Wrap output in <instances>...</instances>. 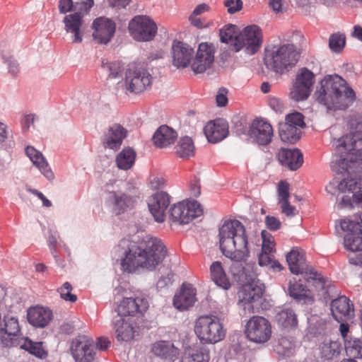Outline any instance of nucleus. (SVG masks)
Masks as SVG:
<instances>
[{"instance_id": "64", "label": "nucleus", "mask_w": 362, "mask_h": 362, "mask_svg": "<svg viewBox=\"0 0 362 362\" xmlns=\"http://www.w3.org/2000/svg\"><path fill=\"white\" fill-rule=\"evenodd\" d=\"M110 345V341L107 337H98L96 341V348L101 351H105Z\"/></svg>"}, {"instance_id": "8", "label": "nucleus", "mask_w": 362, "mask_h": 362, "mask_svg": "<svg viewBox=\"0 0 362 362\" xmlns=\"http://www.w3.org/2000/svg\"><path fill=\"white\" fill-rule=\"evenodd\" d=\"M263 34L262 29L257 25H250L245 27L235 37L234 43L236 51L245 48L248 54H254L262 46Z\"/></svg>"}, {"instance_id": "6", "label": "nucleus", "mask_w": 362, "mask_h": 362, "mask_svg": "<svg viewBox=\"0 0 362 362\" xmlns=\"http://www.w3.org/2000/svg\"><path fill=\"white\" fill-rule=\"evenodd\" d=\"M194 331L204 344H216L226 336V329L220 318L214 315L199 316L194 322Z\"/></svg>"}, {"instance_id": "5", "label": "nucleus", "mask_w": 362, "mask_h": 362, "mask_svg": "<svg viewBox=\"0 0 362 362\" xmlns=\"http://www.w3.org/2000/svg\"><path fill=\"white\" fill-rule=\"evenodd\" d=\"M299 53L293 44L274 45L266 49L264 63L276 73L284 74L296 66Z\"/></svg>"}, {"instance_id": "23", "label": "nucleus", "mask_w": 362, "mask_h": 362, "mask_svg": "<svg viewBox=\"0 0 362 362\" xmlns=\"http://www.w3.org/2000/svg\"><path fill=\"white\" fill-rule=\"evenodd\" d=\"M170 203L169 194L165 192H157L148 200V209L156 221L163 223L165 218V210Z\"/></svg>"}, {"instance_id": "11", "label": "nucleus", "mask_w": 362, "mask_h": 362, "mask_svg": "<svg viewBox=\"0 0 362 362\" xmlns=\"http://www.w3.org/2000/svg\"><path fill=\"white\" fill-rule=\"evenodd\" d=\"M128 28L131 36L139 42L153 40L158 30L156 23L146 16H134L130 21Z\"/></svg>"}, {"instance_id": "18", "label": "nucleus", "mask_w": 362, "mask_h": 362, "mask_svg": "<svg viewBox=\"0 0 362 362\" xmlns=\"http://www.w3.org/2000/svg\"><path fill=\"white\" fill-rule=\"evenodd\" d=\"M215 47L211 43L202 42L199 45L191 67L195 74H202L210 69L214 62Z\"/></svg>"}, {"instance_id": "45", "label": "nucleus", "mask_w": 362, "mask_h": 362, "mask_svg": "<svg viewBox=\"0 0 362 362\" xmlns=\"http://www.w3.org/2000/svg\"><path fill=\"white\" fill-rule=\"evenodd\" d=\"M176 155L182 158H188L194 154V146L189 136L180 138L175 146Z\"/></svg>"}, {"instance_id": "50", "label": "nucleus", "mask_w": 362, "mask_h": 362, "mask_svg": "<svg viewBox=\"0 0 362 362\" xmlns=\"http://www.w3.org/2000/svg\"><path fill=\"white\" fill-rule=\"evenodd\" d=\"M358 178H353L348 177L343 179L338 185V189L339 191L344 192L349 191L354 192L355 190H359Z\"/></svg>"}, {"instance_id": "57", "label": "nucleus", "mask_w": 362, "mask_h": 362, "mask_svg": "<svg viewBox=\"0 0 362 362\" xmlns=\"http://www.w3.org/2000/svg\"><path fill=\"white\" fill-rule=\"evenodd\" d=\"M267 228L272 231L278 230L281 227V222L274 216H267L265 218Z\"/></svg>"}, {"instance_id": "60", "label": "nucleus", "mask_w": 362, "mask_h": 362, "mask_svg": "<svg viewBox=\"0 0 362 362\" xmlns=\"http://www.w3.org/2000/svg\"><path fill=\"white\" fill-rule=\"evenodd\" d=\"M173 272H168L166 276H161L157 282V287L159 288H163L168 287L171 285L173 281Z\"/></svg>"}, {"instance_id": "44", "label": "nucleus", "mask_w": 362, "mask_h": 362, "mask_svg": "<svg viewBox=\"0 0 362 362\" xmlns=\"http://www.w3.org/2000/svg\"><path fill=\"white\" fill-rule=\"evenodd\" d=\"M341 349L340 342L337 341H324L320 347V358L324 360H332L339 355Z\"/></svg>"}, {"instance_id": "42", "label": "nucleus", "mask_w": 362, "mask_h": 362, "mask_svg": "<svg viewBox=\"0 0 362 362\" xmlns=\"http://www.w3.org/2000/svg\"><path fill=\"white\" fill-rule=\"evenodd\" d=\"M210 274L211 279L217 286L225 290L230 288L231 286L230 281L221 262L216 261L212 263L210 267Z\"/></svg>"}, {"instance_id": "39", "label": "nucleus", "mask_w": 362, "mask_h": 362, "mask_svg": "<svg viewBox=\"0 0 362 362\" xmlns=\"http://www.w3.org/2000/svg\"><path fill=\"white\" fill-rule=\"evenodd\" d=\"M288 291L290 296L296 300H303L304 303L314 301L310 291L303 284L300 280L294 281L293 282L290 281Z\"/></svg>"}, {"instance_id": "22", "label": "nucleus", "mask_w": 362, "mask_h": 362, "mask_svg": "<svg viewBox=\"0 0 362 362\" xmlns=\"http://www.w3.org/2000/svg\"><path fill=\"white\" fill-rule=\"evenodd\" d=\"M248 134L255 142L265 146L272 141L274 132L269 122L262 119H255L250 127Z\"/></svg>"}, {"instance_id": "13", "label": "nucleus", "mask_w": 362, "mask_h": 362, "mask_svg": "<svg viewBox=\"0 0 362 362\" xmlns=\"http://www.w3.org/2000/svg\"><path fill=\"white\" fill-rule=\"evenodd\" d=\"M202 212L201 205L197 201H183L170 207L169 217L174 223L187 224L200 216Z\"/></svg>"}, {"instance_id": "55", "label": "nucleus", "mask_w": 362, "mask_h": 362, "mask_svg": "<svg viewBox=\"0 0 362 362\" xmlns=\"http://www.w3.org/2000/svg\"><path fill=\"white\" fill-rule=\"evenodd\" d=\"M2 57L4 59V62L8 64V71L13 76H16L20 71L17 61L14 59L13 55L9 54H3Z\"/></svg>"}, {"instance_id": "26", "label": "nucleus", "mask_w": 362, "mask_h": 362, "mask_svg": "<svg viewBox=\"0 0 362 362\" xmlns=\"http://www.w3.org/2000/svg\"><path fill=\"white\" fill-rule=\"evenodd\" d=\"M194 49L187 44L174 41L172 47L173 64L177 68L187 67L192 58Z\"/></svg>"}, {"instance_id": "29", "label": "nucleus", "mask_w": 362, "mask_h": 362, "mask_svg": "<svg viewBox=\"0 0 362 362\" xmlns=\"http://www.w3.org/2000/svg\"><path fill=\"white\" fill-rule=\"evenodd\" d=\"M279 163L291 170H296L303 163V153L298 148H281L277 154Z\"/></svg>"}, {"instance_id": "2", "label": "nucleus", "mask_w": 362, "mask_h": 362, "mask_svg": "<svg viewBox=\"0 0 362 362\" xmlns=\"http://www.w3.org/2000/svg\"><path fill=\"white\" fill-rule=\"evenodd\" d=\"M219 246L223 255L235 262H245L250 256L248 235L238 220H227L219 228Z\"/></svg>"}, {"instance_id": "24", "label": "nucleus", "mask_w": 362, "mask_h": 362, "mask_svg": "<svg viewBox=\"0 0 362 362\" xmlns=\"http://www.w3.org/2000/svg\"><path fill=\"white\" fill-rule=\"evenodd\" d=\"M127 136V130L121 124L115 123L110 126L102 137V144L105 148L115 151L119 149L123 140Z\"/></svg>"}, {"instance_id": "15", "label": "nucleus", "mask_w": 362, "mask_h": 362, "mask_svg": "<svg viewBox=\"0 0 362 362\" xmlns=\"http://www.w3.org/2000/svg\"><path fill=\"white\" fill-rule=\"evenodd\" d=\"M89 11L85 9L76 10L75 12L66 15L63 20L64 29L67 33L71 35L72 43H81L84 35L85 23L83 17Z\"/></svg>"}, {"instance_id": "52", "label": "nucleus", "mask_w": 362, "mask_h": 362, "mask_svg": "<svg viewBox=\"0 0 362 362\" xmlns=\"http://www.w3.org/2000/svg\"><path fill=\"white\" fill-rule=\"evenodd\" d=\"M261 235L262 238V251L274 253L275 252L274 237L267 230H262Z\"/></svg>"}, {"instance_id": "25", "label": "nucleus", "mask_w": 362, "mask_h": 362, "mask_svg": "<svg viewBox=\"0 0 362 362\" xmlns=\"http://www.w3.org/2000/svg\"><path fill=\"white\" fill-rule=\"evenodd\" d=\"M4 326L0 327L1 343L6 347L16 346L18 336L21 332L18 319L6 315L4 316Z\"/></svg>"}, {"instance_id": "40", "label": "nucleus", "mask_w": 362, "mask_h": 362, "mask_svg": "<svg viewBox=\"0 0 362 362\" xmlns=\"http://www.w3.org/2000/svg\"><path fill=\"white\" fill-rule=\"evenodd\" d=\"M209 352L204 347L185 348L180 362H209Z\"/></svg>"}, {"instance_id": "59", "label": "nucleus", "mask_w": 362, "mask_h": 362, "mask_svg": "<svg viewBox=\"0 0 362 362\" xmlns=\"http://www.w3.org/2000/svg\"><path fill=\"white\" fill-rule=\"evenodd\" d=\"M228 90L226 88H219L216 96V102L218 106L224 107L228 104Z\"/></svg>"}, {"instance_id": "31", "label": "nucleus", "mask_w": 362, "mask_h": 362, "mask_svg": "<svg viewBox=\"0 0 362 362\" xmlns=\"http://www.w3.org/2000/svg\"><path fill=\"white\" fill-rule=\"evenodd\" d=\"M195 290L189 284H183L180 293L173 298V305L179 310H187L195 303Z\"/></svg>"}, {"instance_id": "34", "label": "nucleus", "mask_w": 362, "mask_h": 362, "mask_svg": "<svg viewBox=\"0 0 362 362\" xmlns=\"http://www.w3.org/2000/svg\"><path fill=\"white\" fill-rule=\"evenodd\" d=\"M16 346L40 359H45L48 356V351L42 341H34L28 337H23L18 339Z\"/></svg>"}, {"instance_id": "10", "label": "nucleus", "mask_w": 362, "mask_h": 362, "mask_svg": "<svg viewBox=\"0 0 362 362\" xmlns=\"http://www.w3.org/2000/svg\"><path fill=\"white\" fill-rule=\"evenodd\" d=\"M152 83L151 75L144 68L131 64L125 73V89L134 93L144 91Z\"/></svg>"}, {"instance_id": "1", "label": "nucleus", "mask_w": 362, "mask_h": 362, "mask_svg": "<svg viewBox=\"0 0 362 362\" xmlns=\"http://www.w3.org/2000/svg\"><path fill=\"white\" fill-rule=\"evenodd\" d=\"M127 242V240H122L124 244ZM127 247L124 257L121 259V266L129 273L136 272L140 269L153 271L167 255L165 246L157 238L146 236L137 241H129Z\"/></svg>"}, {"instance_id": "7", "label": "nucleus", "mask_w": 362, "mask_h": 362, "mask_svg": "<svg viewBox=\"0 0 362 362\" xmlns=\"http://www.w3.org/2000/svg\"><path fill=\"white\" fill-rule=\"evenodd\" d=\"M351 129L356 130L339 138L336 144L337 153L343 154V151H354L362 156V117H351L349 122Z\"/></svg>"}, {"instance_id": "36", "label": "nucleus", "mask_w": 362, "mask_h": 362, "mask_svg": "<svg viewBox=\"0 0 362 362\" xmlns=\"http://www.w3.org/2000/svg\"><path fill=\"white\" fill-rule=\"evenodd\" d=\"M289 185L285 180H281L278 185V199L279 204L280 205L281 212L287 216H293L296 214V208L289 204L288 198Z\"/></svg>"}, {"instance_id": "53", "label": "nucleus", "mask_w": 362, "mask_h": 362, "mask_svg": "<svg viewBox=\"0 0 362 362\" xmlns=\"http://www.w3.org/2000/svg\"><path fill=\"white\" fill-rule=\"evenodd\" d=\"M103 68L109 71V77L112 78L117 77L124 70L123 65L119 62L104 64Z\"/></svg>"}, {"instance_id": "58", "label": "nucleus", "mask_w": 362, "mask_h": 362, "mask_svg": "<svg viewBox=\"0 0 362 362\" xmlns=\"http://www.w3.org/2000/svg\"><path fill=\"white\" fill-rule=\"evenodd\" d=\"M59 10L61 13H66L72 11L75 12V3L72 0H59Z\"/></svg>"}, {"instance_id": "46", "label": "nucleus", "mask_w": 362, "mask_h": 362, "mask_svg": "<svg viewBox=\"0 0 362 362\" xmlns=\"http://www.w3.org/2000/svg\"><path fill=\"white\" fill-rule=\"evenodd\" d=\"M300 129L288 123L279 127V136L284 142L296 143L300 139Z\"/></svg>"}, {"instance_id": "30", "label": "nucleus", "mask_w": 362, "mask_h": 362, "mask_svg": "<svg viewBox=\"0 0 362 362\" xmlns=\"http://www.w3.org/2000/svg\"><path fill=\"white\" fill-rule=\"evenodd\" d=\"M151 350L156 356L169 362L175 361L180 354L179 349L168 341L156 342L153 344Z\"/></svg>"}, {"instance_id": "27", "label": "nucleus", "mask_w": 362, "mask_h": 362, "mask_svg": "<svg viewBox=\"0 0 362 362\" xmlns=\"http://www.w3.org/2000/svg\"><path fill=\"white\" fill-rule=\"evenodd\" d=\"M204 132L210 143L216 144L228 136V124L222 119L210 121L204 127Z\"/></svg>"}, {"instance_id": "38", "label": "nucleus", "mask_w": 362, "mask_h": 362, "mask_svg": "<svg viewBox=\"0 0 362 362\" xmlns=\"http://www.w3.org/2000/svg\"><path fill=\"white\" fill-rule=\"evenodd\" d=\"M27 156L33 164L39 168L42 173L49 180L54 178V174L44 158L42 154L33 146H28L25 149Z\"/></svg>"}, {"instance_id": "20", "label": "nucleus", "mask_w": 362, "mask_h": 362, "mask_svg": "<svg viewBox=\"0 0 362 362\" xmlns=\"http://www.w3.org/2000/svg\"><path fill=\"white\" fill-rule=\"evenodd\" d=\"M92 36L94 41L98 44H107L115 33V23L107 18L99 17L93 21Z\"/></svg>"}, {"instance_id": "48", "label": "nucleus", "mask_w": 362, "mask_h": 362, "mask_svg": "<svg viewBox=\"0 0 362 362\" xmlns=\"http://www.w3.org/2000/svg\"><path fill=\"white\" fill-rule=\"evenodd\" d=\"M346 43L344 35L339 33L332 34L329 40V48L334 52H340Z\"/></svg>"}, {"instance_id": "49", "label": "nucleus", "mask_w": 362, "mask_h": 362, "mask_svg": "<svg viewBox=\"0 0 362 362\" xmlns=\"http://www.w3.org/2000/svg\"><path fill=\"white\" fill-rule=\"evenodd\" d=\"M237 35V27L234 25H228L220 30V37L222 42L228 43L234 40Z\"/></svg>"}, {"instance_id": "47", "label": "nucleus", "mask_w": 362, "mask_h": 362, "mask_svg": "<svg viewBox=\"0 0 362 362\" xmlns=\"http://www.w3.org/2000/svg\"><path fill=\"white\" fill-rule=\"evenodd\" d=\"M345 350L346 356L349 358H362V341L360 339H354L349 341L345 344Z\"/></svg>"}, {"instance_id": "56", "label": "nucleus", "mask_w": 362, "mask_h": 362, "mask_svg": "<svg viewBox=\"0 0 362 362\" xmlns=\"http://www.w3.org/2000/svg\"><path fill=\"white\" fill-rule=\"evenodd\" d=\"M224 6L227 8L228 12L233 14L243 8V1L241 0H226Z\"/></svg>"}, {"instance_id": "54", "label": "nucleus", "mask_w": 362, "mask_h": 362, "mask_svg": "<svg viewBox=\"0 0 362 362\" xmlns=\"http://www.w3.org/2000/svg\"><path fill=\"white\" fill-rule=\"evenodd\" d=\"M285 123L291 124V126H295L298 129L303 127L305 124L304 122V117L300 112H294L288 114L286 117Z\"/></svg>"}, {"instance_id": "51", "label": "nucleus", "mask_w": 362, "mask_h": 362, "mask_svg": "<svg viewBox=\"0 0 362 362\" xmlns=\"http://www.w3.org/2000/svg\"><path fill=\"white\" fill-rule=\"evenodd\" d=\"M72 290V286L69 282L66 281L57 289V291L59 293L60 297L63 300L71 303H75L78 298L76 295L71 293Z\"/></svg>"}, {"instance_id": "14", "label": "nucleus", "mask_w": 362, "mask_h": 362, "mask_svg": "<svg viewBox=\"0 0 362 362\" xmlns=\"http://www.w3.org/2000/svg\"><path fill=\"white\" fill-rule=\"evenodd\" d=\"M245 334L247 339L255 343L267 342L272 335L270 322L262 316H253L245 326Z\"/></svg>"}, {"instance_id": "43", "label": "nucleus", "mask_w": 362, "mask_h": 362, "mask_svg": "<svg viewBox=\"0 0 362 362\" xmlns=\"http://www.w3.org/2000/svg\"><path fill=\"white\" fill-rule=\"evenodd\" d=\"M136 153L131 147H125L116 157L117 166L122 170H129L134 165Z\"/></svg>"}, {"instance_id": "3", "label": "nucleus", "mask_w": 362, "mask_h": 362, "mask_svg": "<svg viewBox=\"0 0 362 362\" xmlns=\"http://www.w3.org/2000/svg\"><path fill=\"white\" fill-rule=\"evenodd\" d=\"M346 84L338 75L325 76L315 93L317 101L330 110L346 109L354 100L355 93Z\"/></svg>"}, {"instance_id": "12", "label": "nucleus", "mask_w": 362, "mask_h": 362, "mask_svg": "<svg viewBox=\"0 0 362 362\" xmlns=\"http://www.w3.org/2000/svg\"><path fill=\"white\" fill-rule=\"evenodd\" d=\"M314 83V74L305 67L300 69L291 88L290 98L296 102L307 100L313 90Z\"/></svg>"}, {"instance_id": "19", "label": "nucleus", "mask_w": 362, "mask_h": 362, "mask_svg": "<svg viewBox=\"0 0 362 362\" xmlns=\"http://www.w3.org/2000/svg\"><path fill=\"white\" fill-rule=\"evenodd\" d=\"M148 308V302L144 298H124L118 305L117 311L122 317H139L144 315Z\"/></svg>"}, {"instance_id": "16", "label": "nucleus", "mask_w": 362, "mask_h": 362, "mask_svg": "<svg viewBox=\"0 0 362 362\" xmlns=\"http://www.w3.org/2000/svg\"><path fill=\"white\" fill-rule=\"evenodd\" d=\"M340 226L344 231L348 232L344 239V247L352 252L362 251V226L361 223L344 219L340 221Z\"/></svg>"}, {"instance_id": "28", "label": "nucleus", "mask_w": 362, "mask_h": 362, "mask_svg": "<svg viewBox=\"0 0 362 362\" xmlns=\"http://www.w3.org/2000/svg\"><path fill=\"white\" fill-rule=\"evenodd\" d=\"M109 202L112 206L113 211L119 215L132 208L136 202L134 197L124 192L111 191L109 192Z\"/></svg>"}, {"instance_id": "61", "label": "nucleus", "mask_w": 362, "mask_h": 362, "mask_svg": "<svg viewBox=\"0 0 362 362\" xmlns=\"http://www.w3.org/2000/svg\"><path fill=\"white\" fill-rule=\"evenodd\" d=\"M273 257V252H264L262 251L258 257L259 264L260 266L269 267V264H271Z\"/></svg>"}, {"instance_id": "35", "label": "nucleus", "mask_w": 362, "mask_h": 362, "mask_svg": "<svg viewBox=\"0 0 362 362\" xmlns=\"http://www.w3.org/2000/svg\"><path fill=\"white\" fill-rule=\"evenodd\" d=\"M351 306L349 299L346 296H340L332 300L331 311L334 318L339 322L345 320L350 315Z\"/></svg>"}, {"instance_id": "4", "label": "nucleus", "mask_w": 362, "mask_h": 362, "mask_svg": "<svg viewBox=\"0 0 362 362\" xmlns=\"http://www.w3.org/2000/svg\"><path fill=\"white\" fill-rule=\"evenodd\" d=\"M289 269L291 273L301 274L304 279L319 291L331 287L330 281L313 267L306 264L305 252L300 247H293L286 255Z\"/></svg>"}, {"instance_id": "17", "label": "nucleus", "mask_w": 362, "mask_h": 362, "mask_svg": "<svg viewBox=\"0 0 362 362\" xmlns=\"http://www.w3.org/2000/svg\"><path fill=\"white\" fill-rule=\"evenodd\" d=\"M71 351L76 362H92L95 357L93 340L84 335L73 340Z\"/></svg>"}, {"instance_id": "41", "label": "nucleus", "mask_w": 362, "mask_h": 362, "mask_svg": "<svg viewBox=\"0 0 362 362\" xmlns=\"http://www.w3.org/2000/svg\"><path fill=\"white\" fill-rule=\"evenodd\" d=\"M118 341H129L134 337L136 322L132 323L126 317H120L115 323Z\"/></svg>"}, {"instance_id": "37", "label": "nucleus", "mask_w": 362, "mask_h": 362, "mask_svg": "<svg viewBox=\"0 0 362 362\" xmlns=\"http://www.w3.org/2000/svg\"><path fill=\"white\" fill-rule=\"evenodd\" d=\"M275 322L283 329H293L298 326L297 315L292 308H285L276 314Z\"/></svg>"}, {"instance_id": "21", "label": "nucleus", "mask_w": 362, "mask_h": 362, "mask_svg": "<svg viewBox=\"0 0 362 362\" xmlns=\"http://www.w3.org/2000/svg\"><path fill=\"white\" fill-rule=\"evenodd\" d=\"M334 168L339 173L349 174L362 173V156L354 151H343Z\"/></svg>"}, {"instance_id": "32", "label": "nucleus", "mask_w": 362, "mask_h": 362, "mask_svg": "<svg viewBox=\"0 0 362 362\" xmlns=\"http://www.w3.org/2000/svg\"><path fill=\"white\" fill-rule=\"evenodd\" d=\"M29 323L36 327H45L52 320V313L49 309L42 307H35L28 310Z\"/></svg>"}, {"instance_id": "33", "label": "nucleus", "mask_w": 362, "mask_h": 362, "mask_svg": "<svg viewBox=\"0 0 362 362\" xmlns=\"http://www.w3.org/2000/svg\"><path fill=\"white\" fill-rule=\"evenodd\" d=\"M177 132L167 125L160 126L153 136V144L158 148H165L175 143Z\"/></svg>"}, {"instance_id": "9", "label": "nucleus", "mask_w": 362, "mask_h": 362, "mask_svg": "<svg viewBox=\"0 0 362 362\" xmlns=\"http://www.w3.org/2000/svg\"><path fill=\"white\" fill-rule=\"evenodd\" d=\"M263 289L254 284L244 285L238 292L245 315L259 313L262 309Z\"/></svg>"}, {"instance_id": "62", "label": "nucleus", "mask_w": 362, "mask_h": 362, "mask_svg": "<svg viewBox=\"0 0 362 362\" xmlns=\"http://www.w3.org/2000/svg\"><path fill=\"white\" fill-rule=\"evenodd\" d=\"M269 105L276 112L282 113L284 110V105L279 98H270L269 100Z\"/></svg>"}, {"instance_id": "63", "label": "nucleus", "mask_w": 362, "mask_h": 362, "mask_svg": "<svg viewBox=\"0 0 362 362\" xmlns=\"http://www.w3.org/2000/svg\"><path fill=\"white\" fill-rule=\"evenodd\" d=\"M94 5V0H86L80 2H75V8L76 10L85 9L86 11H90V9Z\"/></svg>"}]
</instances>
